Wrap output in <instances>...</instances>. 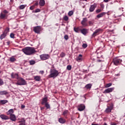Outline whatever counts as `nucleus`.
<instances>
[{
  "label": "nucleus",
  "mask_w": 125,
  "mask_h": 125,
  "mask_svg": "<svg viewBox=\"0 0 125 125\" xmlns=\"http://www.w3.org/2000/svg\"><path fill=\"white\" fill-rule=\"evenodd\" d=\"M16 84L17 85H26V84H27V82H26V81L22 78L20 77L18 79V81Z\"/></svg>",
  "instance_id": "nucleus-3"
},
{
  "label": "nucleus",
  "mask_w": 125,
  "mask_h": 125,
  "mask_svg": "<svg viewBox=\"0 0 125 125\" xmlns=\"http://www.w3.org/2000/svg\"><path fill=\"white\" fill-rule=\"evenodd\" d=\"M83 48H86L87 47V44L86 43H83L82 45Z\"/></svg>",
  "instance_id": "nucleus-40"
},
{
  "label": "nucleus",
  "mask_w": 125,
  "mask_h": 125,
  "mask_svg": "<svg viewBox=\"0 0 125 125\" xmlns=\"http://www.w3.org/2000/svg\"><path fill=\"white\" fill-rule=\"evenodd\" d=\"M40 72L41 73V74H42V75L43 74V73H44L43 71H40Z\"/></svg>",
  "instance_id": "nucleus-51"
},
{
  "label": "nucleus",
  "mask_w": 125,
  "mask_h": 125,
  "mask_svg": "<svg viewBox=\"0 0 125 125\" xmlns=\"http://www.w3.org/2000/svg\"><path fill=\"white\" fill-rule=\"evenodd\" d=\"M45 4V1L44 0H40L39 1V5L40 6H43Z\"/></svg>",
  "instance_id": "nucleus-18"
},
{
  "label": "nucleus",
  "mask_w": 125,
  "mask_h": 125,
  "mask_svg": "<svg viewBox=\"0 0 125 125\" xmlns=\"http://www.w3.org/2000/svg\"><path fill=\"white\" fill-rule=\"evenodd\" d=\"M102 7H104V6H102Z\"/></svg>",
  "instance_id": "nucleus-62"
},
{
  "label": "nucleus",
  "mask_w": 125,
  "mask_h": 125,
  "mask_svg": "<svg viewBox=\"0 0 125 125\" xmlns=\"http://www.w3.org/2000/svg\"><path fill=\"white\" fill-rule=\"evenodd\" d=\"M35 8V6H31L30 7V10H33Z\"/></svg>",
  "instance_id": "nucleus-48"
},
{
  "label": "nucleus",
  "mask_w": 125,
  "mask_h": 125,
  "mask_svg": "<svg viewBox=\"0 0 125 125\" xmlns=\"http://www.w3.org/2000/svg\"><path fill=\"white\" fill-rule=\"evenodd\" d=\"M45 106L46 108V109H50V105L49 104H48V103H47L45 104Z\"/></svg>",
  "instance_id": "nucleus-33"
},
{
  "label": "nucleus",
  "mask_w": 125,
  "mask_h": 125,
  "mask_svg": "<svg viewBox=\"0 0 125 125\" xmlns=\"http://www.w3.org/2000/svg\"><path fill=\"white\" fill-rule=\"evenodd\" d=\"M0 118H1V119H2V120H8V119H9L8 116H7L4 114L0 115Z\"/></svg>",
  "instance_id": "nucleus-17"
},
{
  "label": "nucleus",
  "mask_w": 125,
  "mask_h": 125,
  "mask_svg": "<svg viewBox=\"0 0 125 125\" xmlns=\"http://www.w3.org/2000/svg\"><path fill=\"white\" fill-rule=\"evenodd\" d=\"M6 34L4 33V32L2 34H1L0 36V40H3V39H4V38H5V37H6Z\"/></svg>",
  "instance_id": "nucleus-25"
},
{
  "label": "nucleus",
  "mask_w": 125,
  "mask_h": 125,
  "mask_svg": "<svg viewBox=\"0 0 125 125\" xmlns=\"http://www.w3.org/2000/svg\"><path fill=\"white\" fill-rule=\"evenodd\" d=\"M87 21V19L86 18H83L81 21V24L83 25V27H87L88 24L86 22Z\"/></svg>",
  "instance_id": "nucleus-8"
},
{
  "label": "nucleus",
  "mask_w": 125,
  "mask_h": 125,
  "mask_svg": "<svg viewBox=\"0 0 125 125\" xmlns=\"http://www.w3.org/2000/svg\"><path fill=\"white\" fill-rule=\"evenodd\" d=\"M112 125H116L115 123H113Z\"/></svg>",
  "instance_id": "nucleus-58"
},
{
  "label": "nucleus",
  "mask_w": 125,
  "mask_h": 125,
  "mask_svg": "<svg viewBox=\"0 0 125 125\" xmlns=\"http://www.w3.org/2000/svg\"><path fill=\"white\" fill-rule=\"evenodd\" d=\"M58 75H59V72L56 69H51L50 71V74L48 75V78H56Z\"/></svg>",
  "instance_id": "nucleus-2"
},
{
  "label": "nucleus",
  "mask_w": 125,
  "mask_h": 125,
  "mask_svg": "<svg viewBox=\"0 0 125 125\" xmlns=\"http://www.w3.org/2000/svg\"><path fill=\"white\" fill-rule=\"evenodd\" d=\"M44 109V107H41V110H42Z\"/></svg>",
  "instance_id": "nucleus-54"
},
{
  "label": "nucleus",
  "mask_w": 125,
  "mask_h": 125,
  "mask_svg": "<svg viewBox=\"0 0 125 125\" xmlns=\"http://www.w3.org/2000/svg\"><path fill=\"white\" fill-rule=\"evenodd\" d=\"M92 86V84L91 83H89L86 84L85 86V87L87 89H90V88H91V87Z\"/></svg>",
  "instance_id": "nucleus-23"
},
{
  "label": "nucleus",
  "mask_w": 125,
  "mask_h": 125,
  "mask_svg": "<svg viewBox=\"0 0 125 125\" xmlns=\"http://www.w3.org/2000/svg\"><path fill=\"white\" fill-rule=\"evenodd\" d=\"M1 72L0 71V73H1Z\"/></svg>",
  "instance_id": "nucleus-63"
},
{
  "label": "nucleus",
  "mask_w": 125,
  "mask_h": 125,
  "mask_svg": "<svg viewBox=\"0 0 125 125\" xmlns=\"http://www.w3.org/2000/svg\"><path fill=\"white\" fill-rule=\"evenodd\" d=\"M22 51L24 53V54H26V55H32V54L36 52V50H35V48H34L27 47L22 49Z\"/></svg>",
  "instance_id": "nucleus-1"
},
{
  "label": "nucleus",
  "mask_w": 125,
  "mask_h": 125,
  "mask_svg": "<svg viewBox=\"0 0 125 125\" xmlns=\"http://www.w3.org/2000/svg\"><path fill=\"white\" fill-rule=\"evenodd\" d=\"M91 125H98V124H94L92 123V124H91Z\"/></svg>",
  "instance_id": "nucleus-55"
},
{
  "label": "nucleus",
  "mask_w": 125,
  "mask_h": 125,
  "mask_svg": "<svg viewBox=\"0 0 125 125\" xmlns=\"http://www.w3.org/2000/svg\"><path fill=\"white\" fill-rule=\"evenodd\" d=\"M113 109V106H107L105 110V113H110Z\"/></svg>",
  "instance_id": "nucleus-13"
},
{
  "label": "nucleus",
  "mask_w": 125,
  "mask_h": 125,
  "mask_svg": "<svg viewBox=\"0 0 125 125\" xmlns=\"http://www.w3.org/2000/svg\"><path fill=\"white\" fill-rule=\"evenodd\" d=\"M67 70H68V71H70V70L72 69V66L68 65L66 67Z\"/></svg>",
  "instance_id": "nucleus-35"
},
{
  "label": "nucleus",
  "mask_w": 125,
  "mask_h": 125,
  "mask_svg": "<svg viewBox=\"0 0 125 125\" xmlns=\"http://www.w3.org/2000/svg\"><path fill=\"white\" fill-rule=\"evenodd\" d=\"M105 14H106V13H105V12L101 13L98 14L97 16V18H101V17H103V16H104V15H105Z\"/></svg>",
  "instance_id": "nucleus-21"
},
{
  "label": "nucleus",
  "mask_w": 125,
  "mask_h": 125,
  "mask_svg": "<svg viewBox=\"0 0 125 125\" xmlns=\"http://www.w3.org/2000/svg\"><path fill=\"white\" fill-rule=\"evenodd\" d=\"M68 113H69V111H68V110H64L62 113V116H64V117H67Z\"/></svg>",
  "instance_id": "nucleus-29"
},
{
  "label": "nucleus",
  "mask_w": 125,
  "mask_h": 125,
  "mask_svg": "<svg viewBox=\"0 0 125 125\" xmlns=\"http://www.w3.org/2000/svg\"><path fill=\"white\" fill-rule=\"evenodd\" d=\"M104 125H107V124H106V123H104Z\"/></svg>",
  "instance_id": "nucleus-57"
},
{
  "label": "nucleus",
  "mask_w": 125,
  "mask_h": 125,
  "mask_svg": "<svg viewBox=\"0 0 125 125\" xmlns=\"http://www.w3.org/2000/svg\"><path fill=\"white\" fill-rule=\"evenodd\" d=\"M6 94H8V92H7V91H0V95H6Z\"/></svg>",
  "instance_id": "nucleus-22"
},
{
  "label": "nucleus",
  "mask_w": 125,
  "mask_h": 125,
  "mask_svg": "<svg viewBox=\"0 0 125 125\" xmlns=\"http://www.w3.org/2000/svg\"><path fill=\"white\" fill-rule=\"evenodd\" d=\"M96 13H99L101 12V9H98L96 10Z\"/></svg>",
  "instance_id": "nucleus-45"
},
{
  "label": "nucleus",
  "mask_w": 125,
  "mask_h": 125,
  "mask_svg": "<svg viewBox=\"0 0 125 125\" xmlns=\"http://www.w3.org/2000/svg\"><path fill=\"white\" fill-rule=\"evenodd\" d=\"M21 109H24V108H25V105L22 104L21 106Z\"/></svg>",
  "instance_id": "nucleus-50"
},
{
  "label": "nucleus",
  "mask_w": 125,
  "mask_h": 125,
  "mask_svg": "<svg viewBox=\"0 0 125 125\" xmlns=\"http://www.w3.org/2000/svg\"><path fill=\"white\" fill-rule=\"evenodd\" d=\"M34 80L37 81V82H40L41 81V76H36L34 77Z\"/></svg>",
  "instance_id": "nucleus-24"
},
{
  "label": "nucleus",
  "mask_w": 125,
  "mask_h": 125,
  "mask_svg": "<svg viewBox=\"0 0 125 125\" xmlns=\"http://www.w3.org/2000/svg\"><path fill=\"white\" fill-rule=\"evenodd\" d=\"M59 122L60 124H65V123H66V120L62 118H60L59 119Z\"/></svg>",
  "instance_id": "nucleus-20"
},
{
  "label": "nucleus",
  "mask_w": 125,
  "mask_h": 125,
  "mask_svg": "<svg viewBox=\"0 0 125 125\" xmlns=\"http://www.w3.org/2000/svg\"><path fill=\"white\" fill-rule=\"evenodd\" d=\"M60 56L62 58L65 57V56H66V54H64V52H62L60 54Z\"/></svg>",
  "instance_id": "nucleus-36"
},
{
  "label": "nucleus",
  "mask_w": 125,
  "mask_h": 125,
  "mask_svg": "<svg viewBox=\"0 0 125 125\" xmlns=\"http://www.w3.org/2000/svg\"><path fill=\"white\" fill-rule=\"evenodd\" d=\"M10 120L13 121V122H15V121H16V117L14 115V114H12L10 115Z\"/></svg>",
  "instance_id": "nucleus-19"
},
{
  "label": "nucleus",
  "mask_w": 125,
  "mask_h": 125,
  "mask_svg": "<svg viewBox=\"0 0 125 125\" xmlns=\"http://www.w3.org/2000/svg\"><path fill=\"white\" fill-rule=\"evenodd\" d=\"M104 2H108V1H109V0H104Z\"/></svg>",
  "instance_id": "nucleus-52"
},
{
  "label": "nucleus",
  "mask_w": 125,
  "mask_h": 125,
  "mask_svg": "<svg viewBox=\"0 0 125 125\" xmlns=\"http://www.w3.org/2000/svg\"><path fill=\"white\" fill-rule=\"evenodd\" d=\"M11 76L12 79H17V80H18L20 78L19 75L17 73H11Z\"/></svg>",
  "instance_id": "nucleus-12"
},
{
  "label": "nucleus",
  "mask_w": 125,
  "mask_h": 125,
  "mask_svg": "<svg viewBox=\"0 0 125 125\" xmlns=\"http://www.w3.org/2000/svg\"><path fill=\"white\" fill-rule=\"evenodd\" d=\"M8 102V101L6 100H0V103L1 104H2L3 105L4 104H6V103H7Z\"/></svg>",
  "instance_id": "nucleus-26"
},
{
  "label": "nucleus",
  "mask_w": 125,
  "mask_h": 125,
  "mask_svg": "<svg viewBox=\"0 0 125 125\" xmlns=\"http://www.w3.org/2000/svg\"><path fill=\"white\" fill-rule=\"evenodd\" d=\"M3 13H5L6 14L8 13V12L6 10H4L3 11Z\"/></svg>",
  "instance_id": "nucleus-49"
},
{
  "label": "nucleus",
  "mask_w": 125,
  "mask_h": 125,
  "mask_svg": "<svg viewBox=\"0 0 125 125\" xmlns=\"http://www.w3.org/2000/svg\"><path fill=\"white\" fill-rule=\"evenodd\" d=\"M39 5V3L38 2H36L35 3V5Z\"/></svg>",
  "instance_id": "nucleus-53"
},
{
  "label": "nucleus",
  "mask_w": 125,
  "mask_h": 125,
  "mask_svg": "<svg viewBox=\"0 0 125 125\" xmlns=\"http://www.w3.org/2000/svg\"><path fill=\"white\" fill-rule=\"evenodd\" d=\"M40 56L42 60H46L49 58V55L48 54H42Z\"/></svg>",
  "instance_id": "nucleus-7"
},
{
  "label": "nucleus",
  "mask_w": 125,
  "mask_h": 125,
  "mask_svg": "<svg viewBox=\"0 0 125 125\" xmlns=\"http://www.w3.org/2000/svg\"><path fill=\"white\" fill-rule=\"evenodd\" d=\"M10 61L11 62H14L15 61H16V59H15L14 57H11L10 58Z\"/></svg>",
  "instance_id": "nucleus-32"
},
{
  "label": "nucleus",
  "mask_w": 125,
  "mask_h": 125,
  "mask_svg": "<svg viewBox=\"0 0 125 125\" xmlns=\"http://www.w3.org/2000/svg\"><path fill=\"white\" fill-rule=\"evenodd\" d=\"M84 109H85V106L83 104H79L78 106V110L79 111H83Z\"/></svg>",
  "instance_id": "nucleus-10"
},
{
  "label": "nucleus",
  "mask_w": 125,
  "mask_h": 125,
  "mask_svg": "<svg viewBox=\"0 0 125 125\" xmlns=\"http://www.w3.org/2000/svg\"><path fill=\"white\" fill-rule=\"evenodd\" d=\"M41 26H36L34 27L33 31L36 34H40L41 32Z\"/></svg>",
  "instance_id": "nucleus-9"
},
{
  "label": "nucleus",
  "mask_w": 125,
  "mask_h": 125,
  "mask_svg": "<svg viewBox=\"0 0 125 125\" xmlns=\"http://www.w3.org/2000/svg\"><path fill=\"white\" fill-rule=\"evenodd\" d=\"M111 85H112V83H109L105 85V87H106V88L110 87V86H111Z\"/></svg>",
  "instance_id": "nucleus-38"
},
{
  "label": "nucleus",
  "mask_w": 125,
  "mask_h": 125,
  "mask_svg": "<svg viewBox=\"0 0 125 125\" xmlns=\"http://www.w3.org/2000/svg\"><path fill=\"white\" fill-rule=\"evenodd\" d=\"M64 40H65V41H68V40H69V36L67 35H65L64 36Z\"/></svg>",
  "instance_id": "nucleus-39"
},
{
  "label": "nucleus",
  "mask_w": 125,
  "mask_h": 125,
  "mask_svg": "<svg viewBox=\"0 0 125 125\" xmlns=\"http://www.w3.org/2000/svg\"><path fill=\"white\" fill-rule=\"evenodd\" d=\"M76 60L78 62H82V61H83V55L82 54H80Z\"/></svg>",
  "instance_id": "nucleus-16"
},
{
  "label": "nucleus",
  "mask_w": 125,
  "mask_h": 125,
  "mask_svg": "<svg viewBox=\"0 0 125 125\" xmlns=\"http://www.w3.org/2000/svg\"><path fill=\"white\" fill-rule=\"evenodd\" d=\"M115 89V88L111 87V88H108L106 89H105L104 92L103 93H110V92H112Z\"/></svg>",
  "instance_id": "nucleus-11"
},
{
  "label": "nucleus",
  "mask_w": 125,
  "mask_h": 125,
  "mask_svg": "<svg viewBox=\"0 0 125 125\" xmlns=\"http://www.w3.org/2000/svg\"><path fill=\"white\" fill-rule=\"evenodd\" d=\"M102 32V29H101V28H98L97 29H96L95 32L93 33L92 34V37L93 38L96 37V36H98V35H99L100 34V32Z\"/></svg>",
  "instance_id": "nucleus-5"
},
{
  "label": "nucleus",
  "mask_w": 125,
  "mask_h": 125,
  "mask_svg": "<svg viewBox=\"0 0 125 125\" xmlns=\"http://www.w3.org/2000/svg\"><path fill=\"white\" fill-rule=\"evenodd\" d=\"M9 28L7 27L3 33L4 34H6V35H7V33H9Z\"/></svg>",
  "instance_id": "nucleus-31"
},
{
  "label": "nucleus",
  "mask_w": 125,
  "mask_h": 125,
  "mask_svg": "<svg viewBox=\"0 0 125 125\" xmlns=\"http://www.w3.org/2000/svg\"><path fill=\"white\" fill-rule=\"evenodd\" d=\"M97 7V4L94 3L93 4L91 5L89 8V12H93L94 10H95V8Z\"/></svg>",
  "instance_id": "nucleus-6"
},
{
  "label": "nucleus",
  "mask_w": 125,
  "mask_h": 125,
  "mask_svg": "<svg viewBox=\"0 0 125 125\" xmlns=\"http://www.w3.org/2000/svg\"><path fill=\"white\" fill-rule=\"evenodd\" d=\"M3 84V81H2V80L0 79V86L2 85Z\"/></svg>",
  "instance_id": "nucleus-47"
},
{
  "label": "nucleus",
  "mask_w": 125,
  "mask_h": 125,
  "mask_svg": "<svg viewBox=\"0 0 125 125\" xmlns=\"http://www.w3.org/2000/svg\"><path fill=\"white\" fill-rule=\"evenodd\" d=\"M47 103V97H44L42 99L41 104L43 105L44 104H46Z\"/></svg>",
  "instance_id": "nucleus-15"
},
{
  "label": "nucleus",
  "mask_w": 125,
  "mask_h": 125,
  "mask_svg": "<svg viewBox=\"0 0 125 125\" xmlns=\"http://www.w3.org/2000/svg\"><path fill=\"white\" fill-rule=\"evenodd\" d=\"M10 36V38H11L12 39H14V34L11 33Z\"/></svg>",
  "instance_id": "nucleus-46"
},
{
  "label": "nucleus",
  "mask_w": 125,
  "mask_h": 125,
  "mask_svg": "<svg viewBox=\"0 0 125 125\" xmlns=\"http://www.w3.org/2000/svg\"><path fill=\"white\" fill-rule=\"evenodd\" d=\"M84 0L85 1H87V0Z\"/></svg>",
  "instance_id": "nucleus-60"
},
{
  "label": "nucleus",
  "mask_w": 125,
  "mask_h": 125,
  "mask_svg": "<svg viewBox=\"0 0 125 125\" xmlns=\"http://www.w3.org/2000/svg\"><path fill=\"white\" fill-rule=\"evenodd\" d=\"M88 23L90 26H92L94 24V21H89Z\"/></svg>",
  "instance_id": "nucleus-37"
},
{
  "label": "nucleus",
  "mask_w": 125,
  "mask_h": 125,
  "mask_svg": "<svg viewBox=\"0 0 125 125\" xmlns=\"http://www.w3.org/2000/svg\"><path fill=\"white\" fill-rule=\"evenodd\" d=\"M11 2L13 1V0H10Z\"/></svg>",
  "instance_id": "nucleus-59"
},
{
  "label": "nucleus",
  "mask_w": 125,
  "mask_h": 125,
  "mask_svg": "<svg viewBox=\"0 0 125 125\" xmlns=\"http://www.w3.org/2000/svg\"><path fill=\"white\" fill-rule=\"evenodd\" d=\"M64 20L65 21H68V20H69V18L68 17V16H64Z\"/></svg>",
  "instance_id": "nucleus-43"
},
{
  "label": "nucleus",
  "mask_w": 125,
  "mask_h": 125,
  "mask_svg": "<svg viewBox=\"0 0 125 125\" xmlns=\"http://www.w3.org/2000/svg\"><path fill=\"white\" fill-rule=\"evenodd\" d=\"M74 30L76 32V33H79V28H74Z\"/></svg>",
  "instance_id": "nucleus-42"
},
{
  "label": "nucleus",
  "mask_w": 125,
  "mask_h": 125,
  "mask_svg": "<svg viewBox=\"0 0 125 125\" xmlns=\"http://www.w3.org/2000/svg\"><path fill=\"white\" fill-rule=\"evenodd\" d=\"M27 6V5H21L19 6L20 9H24L25 7Z\"/></svg>",
  "instance_id": "nucleus-30"
},
{
  "label": "nucleus",
  "mask_w": 125,
  "mask_h": 125,
  "mask_svg": "<svg viewBox=\"0 0 125 125\" xmlns=\"http://www.w3.org/2000/svg\"><path fill=\"white\" fill-rule=\"evenodd\" d=\"M81 32L82 34H83V35H84V36H85V35H86V34H87V33H88V30L85 28L81 29Z\"/></svg>",
  "instance_id": "nucleus-14"
},
{
  "label": "nucleus",
  "mask_w": 125,
  "mask_h": 125,
  "mask_svg": "<svg viewBox=\"0 0 125 125\" xmlns=\"http://www.w3.org/2000/svg\"><path fill=\"white\" fill-rule=\"evenodd\" d=\"M73 14H74V11H70L68 13V16H72Z\"/></svg>",
  "instance_id": "nucleus-34"
},
{
  "label": "nucleus",
  "mask_w": 125,
  "mask_h": 125,
  "mask_svg": "<svg viewBox=\"0 0 125 125\" xmlns=\"http://www.w3.org/2000/svg\"><path fill=\"white\" fill-rule=\"evenodd\" d=\"M35 13H37V12H41V9H36L35 11Z\"/></svg>",
  "instance_id": "nucleus-44"
},
{
  "label": "nucleus",
  "mask_w": 125,
  "mask_h": 125,
  "mask_svg": "<svg viewBox=\"0 0 125 125\" xmlns=\"http://www.w3.org/2000/svg\"><path fill=\"white\" fill-rule=\"evenodd\" d=\"M14 113V111H13V109H11L10 110H9V111H8V113L7 115H13L12 114Z\"/></svg>",
  "instance_id": "nucleus-27"
},
{
  "label": "nucleus",
  "mask_w": 125,
  "mask_h": 125,
  "mask_svg": "<svg viewBox=\"0 0 125 125\" xmlns=\"http://www.w3.org/2000/svg\"><path fill=\"white\" fill-rule=\"evenodd\" d=\"M6 16V15L5 14H2V13H1L0 16V19H4Z\"/></svg>",
  "instance_id": "nucleus-28"
},
{
  "label": "nucleus",
  "mask_w": 125,
  "mask_h": 125,
  "mask_svg": "<svg viewBox=\"0 0 125 125\" xmlns=\"http://www.w3.org/2000/svg\"><path fill=\"white\" fill-rule=\"evenodd\" d=\"M29 63H30V65H34V64H35L36 62L35 61H30L29 62Z\"/></svg>",
  "instance_id": "nucleus-41"
},
{
  "label": "nucleus",
  "mask_w": 125,
  "mask_h": 125,
  "mask_svg": "<svg viewBox=\"0 0 125 125\" xmlns=\"http://www.w3.org/2000/svg\"><path fill=\"white\" fill-rule=\"evenodd\" d=\"M10 43V42H7V44H8V45H9Z\"/></svg>",
  "instance_id": "nucleus-56"
},
{
  "label": "nucleus",
  "mask_w": 125,
  "mask_h": 125,
  "mask_svg": "<svg viewBox=\"0 0 125 125\" xmlns=\"http://www.w3.org/2000/svg\"><path fill=\"white\" fill-rule=\"evenodd\" d=\"M122 60L117 58H115L113 60V63L114 65H115V66H118V65H120V64L122 63Z\"/></svg>",
  "instance_id": "nucleus-4"
},
{
  "label": "nucleus",
  "mask_w": 125,
  "mask_h": 125,
  "mask_svg": "<svg viewBox=\"0 0 125 125\" xmlns=\"http://www.w3.org/2000/svg\"><path fill=\"white\" fill-rule=\"evenodd\" d=\"M99 62H101V61H100V60H99Z\"/></svg>",
  "instance_id": "nucleus-61"
}]
</instances>
